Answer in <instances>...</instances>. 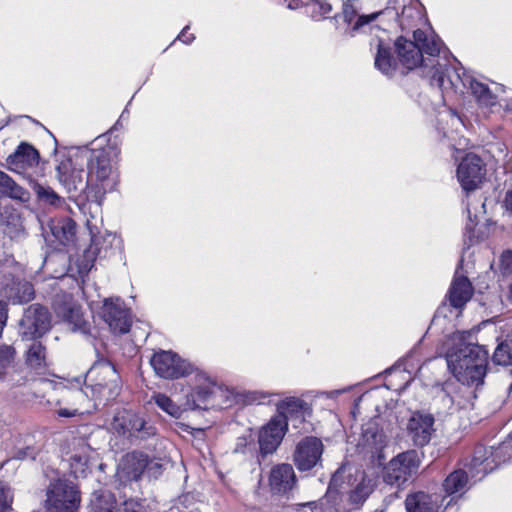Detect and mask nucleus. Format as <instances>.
Listing matches in <instances>:
<instances>
[{"mask_svg": "<svg viewBox=\"0 0 512 512\" xmlns=\"http://www.w3.org/2000/svg\"><path fill=\"white\" fill-rule=\"evenodd\" d=\"M15 349L11 345L0 344V382L8 381L14 369Z\"/></svg>", "mask_w": 512, "mask_h": 512, "instance_id": "c9c22d12", "label": "nucleus"}, {"mask_svg": "<svg viewBox=\"0 0 512 512\" xmlns=\"http://www.w3.org/2000/svg\"><path fill=\"white\" fill-rule=\"evenodd\" d=\"M474 211H475V217H477V208L473 207Z\"/></svg>", "mask_w": 512, "mask_h": 512, "instance_id": "0e129e2a", "label": "nucleus"}, {"mask_svg": "<svg viewBox=\"0 0 512 512\" xmlns=\"http://www.w3.org/2000/svg\"><path fill=\"white\" fill-rule=\"evenodd\" d=\"M287 422L283 416H274L258 434L259 453L265 457L276 451L287 430Z\"/></svg>", "mask_w": 512, "mask_h": 512, "instance_id": "2eb2a0df", "label": "nucleus"}, {"mask_svg": "<svg viewBox=\"0 0 512 512\" xmlns=\"http://www.w3.org/2000/svg\"><path fill=\"white\" fill-rule=\"evenodd\" d=\"M85 384L84 389L68 390V397L74 405L84 407L90 398L113 400L121 390L120 376L107 360H99L92 365L86 373Z\"/></svg>", "mask_w": 512, "mask_h": 512, "instance_id": "f03ea898", "label": "nucleus"}, {"mask_svg": "<svg viewBox=\"0 0 512 512\" xmlns=\"http://www.w3.org/2000/svg\"><path fill=\"white\" fill-rule=\"evenodd\" d=\"M382 14H384V11H378L371 13L369 15L358 16L356 21L353 23L351 30L348 31V33L350 34V36H354L356 32L372 33L374 30H379V26L372 25V22Z\"/></svg>", "mask_w": 512, "mask_h": 512, "instance_id": "ea45409f", "label": "nucleus"}, {"mask_svg": "<svg viewBox=\"0 0 512 512\" xmlns=\"http://www.w3.org/2000/svg\"><path fill=\"white\" fill-rule=\"evenodd\" d=\"M182 512H200V510L198 508H195V509H192L189 511H182Z\"/></svg>", "mask_w": 512, "mask_h": 512, "instance_id": "052dcab7", "label": "nucleus"}, {"mask_svg": "<svg viewBox=\"0 0 512 512\" xmlns=\"http://www.w3.org/2000/svg\"><path fill=\"white\" fill-rule=\"evenodd\" d=\"M196 385L187 396L186 409L222 408L230 404V392L222 386L197 373Z\"/></svg>", "mask_w": 512, "mask_h": 512, "instance_id": "39448f33", "label": "nucleus"}, {"mask_svg": "<svg viewBox=\"0 0 512 512\" xmlns=\"http://www.w3.org/2000/svg\"><path fill=\"white\" fill-rule=\"evenodd\" d=\"M486 174L485 164L476 154H467L457 168V179L466 192L477 189Z\"/></svg>", "mask_w": 512, "mask_h": 512, "instance_id": "ddd939ff", "label": "nucleus"}, {"mask_svg": "<svg viewBox=\"0 0 512 512\" xmlns=\"http://www.w3.org/2000/svg\"><path fill=\"white\" fill-rule=\"evenodd\" d=\"M433 424L434 418L429 414L415 413L411 416L407 431L414 445L422 447L430 441Z\"/></svg>", "mask_w": 512, "mask_h": 512, "instance_id": "b1692460", "label": "nucleus"}, {"mask_svg": "<svg viewBox=\"0 0 512 512\" xmlns=\"http://www.w3.org/2000/svg\"><path fill=\"white\" fill-rule=\"evenodd\" d=\"M296 485V475L290 464L282 463L270 471L269 486L274 494L285 495Z\"/></svg>", "mask_w": 512, "mask_h": 512, "instance_id": "393cba45", "label": "nucleus"}, {"mask_svg": "<svg viewBox=\"0 0 512 512\" xmlns=\"http://www.w3.org/2000/svg\"><path fill=\"white\" fill-rule=\"evenodd\" d=\"M46 496V507L53 512H73L80 503V494L76 486L63 479L52 482Z\"/></svg>", "mask_w": 512, "mask_h": 512, "instance_id": "9d476101", "label": "nucleus"}, {"mask_svg": "<svg viewBox=\"0 0 512 512\" xmlns=\"http://www.w3.org/2000/svg\"><path fill=\"white\" fill-rule=\"evenodd\" d=\"M91 512H117L114 495L106 490L94 492L90 500Z\"/></svg>", "mask_w": 512, "mask_h": 512, "instance_id": "473e14b6", "label": "nucleus"}, {"mask_svg": "<svg viewBox=\"0 0 512 512\" xmlns=\"http://www.w3.org/2000/svg\"><path fill=\"white\" fill-rule=\"evenodd\" d=\"M328 505L323 510L315 503L304 504L301 512H352L359 509L357 505L350 503L348 486L345 481V470H337L331 478L329 487L321 505Z\"/></svg>", "mask_w": 512, "mask_h": 512, "instance_id": "423d86ee", "label": "nucleus"}, {"mask_svg": "<svg viewBox=\"0 0 512 512\" xmlns=\"http://www.w3.org/2000/svg\"><path fill=\"white\" fill-rule=\"evenodd\" d=\"M50 328L51 316L49 311L39 304H33L25 309L19 322V336L21 340L40 339Z\"/></svg>", "mask_w": 512, "mask_h": 512, "instance_id": "9b49d317", "label": "nucleus"}, {"mask_svg": "<svg viewBox=\"0 0 512 512\" xmlns=\"http://www.w3.org/2000/svg\"><path fill=\"white\" fill-rule=\"evenodd\" d=\"M101 316L114 334H125L130 329L128 310L119 298L106 299L101 308Z\"/></svg>", "mask_w": 512, "mask_h": 512, "instance_id": "6ab92c4d", "label": "nucleus"}, {"mask_svg": "<svg viewBox=\"0 0 512 512\" xmlns=\"http://www.w3.org/2000/svg\"><path fill=\"white\" fill-rule=\"evenodd\" d=\"M445 500L446 497L441 495L418 491L406 497L405 508L407 512H444V509L451 504L453 498L447 501L443 508Z\"/></svg>", "mask_w": 512, "mask_h": 512, "instance_id": "412c9836", "label": "nucleus"}, {"mask_svg": "<svg viewBox=\"0 0 512 512\" xmlns=\"http://www.w3.org/2000/svg\"><path fill=\"white\" fill-rule=\"evenodd\" d=\"M481 208L483 209V212L485 213V212H486V211H485V202H483V203L481 204Z\"/></svg>", "mask_w": 512, "mask_h": 512, "instance_id": "680f3d73", "label": "nucleus"}, {"mask_svg": "<svg viewBox=\"0 0 512 512\" xmlns=\"http://www.w3.org/2000/svg\"><path fill=\"white\" fill-rule=\"evenodd\" d=\"M343 19L346 23H348L349 25L352 24L354 18L356 17V11L354 10V8L349 5V4H344L343 5Z\"/></svg>", "mask_w": 512, "mask_h": 512, "instance_id": "8fccbe9b", "label": "nucleus"}, {"mask_svg": "<svg viewBox=\"0 0 512 512\" xmlns=\"http://www.w3.org/2000/svg\"><path fill=\"white\" fill-rule=\"evenodd\" d=\"M188 29H189V26L184 27L183 30L181 31V33L177 37L179 40H181L183 43H186V44L191 43L195 38L193 34L187 35Z\"/></svg>", "mask_w": 512, "mask_h": 512, "instance_id": "6e6d98bb", "label": "nucleus"}, {"mask_svg": "<svg viewBox=\"0 0 512 512\" xmlns=\"http://www.w3.org/2000/svg\"><path fill=\"white\" fill-rule=\"evenodd\" d=\"M84 174V170L77 167L71 158L61 159L56 166V177L68 193L89 189Z\"/></svg>", "mask_w": 512, "mask_h": 512, "instance_id": "f3484780", "label": "nucleus"}, {"mask_svg": "<svg viewBox=\"0 0 512 512\" xmlns=\"http://www.w3.org/2000/svg\"><path fill=\"white\" fill-rule=\"evenodd\" d=\"M0 195L23 203L30 200V193L3 171H0Z\"/></svg>", "mask_w": 512, "mask_h": 512, "instance_id": "c756f323", "label": "nucleus"}, {"mask_svg": "<svg viewBox=\"0 0 512 512\" xmlns=\"http://www.w3.org/2000/svg\"><path fill=\"white\" fill-rule=\"evenodd\" d=\"M377 53L375 56V67L385 75H391L396 69V60L391 54V50L381 39L378 40Z\"/></svg>", "mask_w": 512, "mask_h": 512, "instance_id": "2f4dec72", "label": "nucleus"}, {"mask_svg": "<svg viewBox=\"0 0 512 512\" xmlns=\"http://www.w3.org/2000/svg\"><path fill=\"white\" fill-rule=\"evenodd\" d=\"M288 9L295 10L300 6V0H285Z\"/></svg>", "mask_w": 512, "mask_h": 512, "instance_id": "4d7b16f0", "label": "nucleus"}, {"mask_svg": "<svg viewBox=\"0 0 512 512\" xmlns=\"http://www.w3.org/2000/svg\"><path fill=\"white\" fill-rule=\"evenodd\" d=\"M50 230L54 238L63 245L73 241L75 235V223L71 219L53 221Z\"/></svg>", "mask_w": 512, "mask_h": 512, "instance_id": "f704fd0d", "label": "nucleus"}, {"mask_svg": "<svg viewBox=\"0 0 512 512\" xmlns=\"http://www.w3.org/2000/svg\"><path fill=\"white\" fill-rule=\"evenodd\" d=\"M148 466V457L137 451L124 455L117 466V477L121 482L137 480Z\"/></svg>", "mask_w": 512, "mask_h": 512, "instance_id": "5701e85b", "label": "nucleus"}, {"mask_svg": "<svg viewBox=\"0 0 512 512\" xmlns=\"http://www.w3.org/2000/svg\"><path fill=\"white\" fill-rule=\"evenodd\" d=\"M500 269L504 274L512 273V251H505L501 255Z\"/></svg>", "mask_w": 512, "mask_h": 512, "instance_id": "de8ad7c7", "label": "nucleus"}, {"mask_svg": "<svg viewBox=\"0 0 512 512\" xmlns=\"http://www.w3.org/2000/svg\"><path fill=\"white\" fill-rule=\"evenodd\" d=\"M156 405L172 417L179 418L182 409L179 405L174 403L168 396L162 393H157L153 396Z\"/></svg>", "mask_w": 512, "mask_h": 512, "instance_id": "37998d69", "label": "nucleus"}, {"mask_svg": "<svg viewBox=\"0 0 512 512\" xmlns=\"http://www.w3.org/2000/svg\"><path fill=\"white\" fill-rule=\"evenodd\" d=\"M512 456V446L502 443L498 447H476L469 465L471 479L475 482L481 480L486 474L493 471L500 463Z\"/></svg>", "mask_w": 512, "mask_h": 512, "instance_id": "1a4fd4ad", "label": "nucleus"}, {"mask_svg": "<svg viewBox=\"0 0 512 512\" xmlns=\"http://www.w3.org/2000/svg\"><path fill=\"white\" fill-rule=\"evenodd\" d=\"M13 493L8 485L0 482V512H8L12 509Z\"/></svg>", "mask_w": 512, "mask_h": 512, "instance_id": "a18cd8bd", "label": "nucleus"}, {"mask_svg": "<svg viewBox=\"0 0 512 512\" xmlns=\"http://www.w3.org/2000/svg\"><path fill=\"white\" fill-rule=\"evenodd\" d=\"M467 211H468L469 215H471V213H472V207H471V205H470V204H468V205H467Z\"/></svg>", "mask_w": 512, "mask_h": 512, "instance_id": "bf43d9fd", "label": "nucleus"}, {"mask_svg": "<svg viewBox=\"0 0 512 512\" xmlns=\"http://www.w3.org/2000/svg\"><path fill=\"white\" fill-rule=\"evenodd\" d=\"M155 373L165 379H177L192 373L193 366L172 351L155 352L150 361Z\"/></svg>", "mask_w": 512, "mask_h": 512, "instance_id": "f8f14e48", "label": "nucleus"}, {"mask_svg": "<svg viewBox=\"0 0 512 512\" xmlns=\"http://www.w3.org/2000/svg\"><path fill=\"white\" fill-rule=\"evenodd\" d=\"M0 294L13 304H22L33 299L34 289L29 282L16 280L9 275L0 281Z\"/></svg>", "mask_w": 512, "mask_h": 512, "instance_id": "4be33fe9", "label": "nucleus"}, {"mask_svg": "<svg viewBox=\"0 0 512 512\" xmlns=\"http://www.w3.org/2000/svg\"><path fill=\"white\" fill-rule=\"evenodd\" d=\"M503 206L506 211L512 213V183L509 185L504 200H503Z\"/></svg>", "mask_w": 512, "mask_h": 512, "instance_id": "5fc2aeb1", "label": "nucleus"}, {"mask_svg": "<svg viewBox=\"0 0 512 512\" xmlns=\"http://www.w3.org/2000/svg\"><path fill=\"white\" fill-rule=\"evenodd\" d=\"M161 468L162 464L160 462L148 459V466L146 467V470L149 474L157 476L161 473Z\"/></svg>", "mask_w": 512, "mask_h": 512, "instance_id": "3c124183", "label": "nucleus"}, {"mask_svg": "<svg viewBox=\"0 0 512 512\" xmlns=\"http://www.w3.org/2000/svg\"><path fill=\"white\" fill-rule=\"evenodd\" d=\"M278 414L287 422L289 416L303 417L308 404L298 397H287L276 403Z\"/></svg>", "mask_w": 512, "mask_h": 512, "instance_id": "7c9ffc66", "label": "nucleus"}, {"mask_svg": "<svg viewBox=\"0 0 512 512\" xmlns=\"http://www.w3.org/2000/svg\"><path fill=\"white\" fill-rule=\"evenodd\" d=\"M101 254L99 248V239L93 238L91 245L84 251L82 257L78 260V268L81 274H87L93 267L98 255Z\"/></svg>", "mask_w": 512, "mask_h": 512, "instance_id": "58836bf2", "label": "nucleus"}, {"mask_svg": "<svg viewBox=\"0 0 512 512\" xmlns=\"http://www.w3.org/2000/svg\"><path fill=\"white\" fill-rule=\"evenodd\" d=\"M38 160V151L28 143H21L16 151L8 156L7 163L12 171L21 173L28 168L36 166Z\"/></svg>", "mask_w": 512, "mask_h": 512, "instance_id": "a878e982", "label": "nucleus"}, {"mask_svg": "<svg viewBox=\"0 0 512 512\" xmlns=\"http://www.w3.org/2000/svg\"><path fill=\"white\" fill-rule=\"evenodd\" d=\"M469 483L468 475L464 470L451 472L443 482V488L448 495L462 494Z\"/></svg>", "mask_w": 512, "mask_h": 512, "instance_id": "72a5a7b5", "label": "nucleus"}, {"mask_svg": "<svg viewBox=\"0 0 512 512\" xmlns=\"http://www.w3.org/2000/svg\"><path fill=\"white\" fill-rule=\"evenodd\" d=\"M255 452L254 438L251 434L238 437L233 449L235 454L253 455Z\"/></svg>", "mask_w": 512, "mask_h": 512, "instance_id": "c03bdc74", "label": "nucleus"}, {"mask_svg": "<svg viewBox=\"0 0 512 512\" xmlns=\"http://www.w3.org/2000/svg\"><path fill=\"white\" fill-rule=\"evenodd\" d=\"M83 411L79 407L68 409V408H61L57 411L58 416L60 417H74L76 415L82 414Z\"/></svg>", "mask_w": 512, "mask_h": 512, "instance_id": "864d4df0", "label": "nucleus"}, {"mask_svg": "<svg viewBox=\"0 0 512 512\" xmlns=\"http://www.w3.org/2000/svg\"><path fill=\"white\" fill-rule=\"evenodd\" d=\"M493 361L502 366L512 365V338L498 344L493 354Z\"/></svg>", "mask_w": 512, "mask_h": 512, "instance_id": "79ce46f5", "label": "nucleus"}, {"mask_svg": "<svg viewBox=\"0 0 512 512\" xmlns=\"http://www.w3.org/2000/svg\"><path fill=\"white\" fill-rule=\"evenodd\" d=\"M116 152L112 147L94 150L88 162L87 183L100 200L105 193L115 189L118 173L115 167Z\"/></svg>", "mask_w": 512, "mask_h": 512, "instance_id": "7ed1b4c3", "label": "nucleus"}, {"mask_svg": "<svg viewBox=\"0 0 512 512\" xmlns=\"http://www.w3.org/2000/svg\"><path fill=\"white\" fill-rule=\"evenodd\" d=\"M25 341L29 342L24 354L25 363L30 369L40 373L48 366L46 347L39 339Z\"/></svg>", "mask_w": 512, "mask_h": 512, "instance_id": "c85d7f7f", "label": "nucleus"}, {"mask_svg": "<svg viewBox=\"0 0 512 512\" xmlns=\"http://www.w3.org/2000/svg\"><path fill=\"white\" fill-rule=\"evenodd\" d=\"M75 382L77 383V385H80L81 383L80 379H75Z\"/></svg>", "mask_w": 512, "mask_h": 512, "instance_id": "e2e57ef3", "label": "nucleus"}, {"mask_svg": "<svg viewBox=\"0 0 512 512\" xmlns=\"http://www.w3.org/2000/svg\"><path fill=\"white\" fill-rule=\"evenodd\" d=\"M388 438L377 420L372 419L362 426L361 437L358 447L362 452L369 454L371 458L381 460L384 458L382 452L387 446Z\"/></svg>", "mask_w": 512, "mask_h": 512, "instance_id": "4468645a", "label": "nucleus"}, {"mask_svg": "<svg viewBox=\"0 0 512 512\" xmlns=\"http://www.w3.org/2000/svg\"><path fill=\"white\" fill-rule=\"evenodd\" d=\"M111 429L132 443L147 440L157 433L156 427L144 415L130 410L117 412L111 422Z\"/></svg>", "mask_w": 512, "mask_h": 512, "instance_id": "0eeeda50", "label": "nucleus"}, {"mask_svg": "<svg viewBox=\"0 0 512 512\" xmlns=\"http://www.w3.org/2000/svg\"><path fill=\"white\" fill-rule=\"evenodd\" d=\"M468 86L481 105L493 106L496 103V95L485 84L471 78Z\"/></svg>", "mask_w": 512, "mask_h": 512, "instance_id": "4c0bfd02", "label": "nucleus"}, {"mask_svg": "<svg viewBox=\"0 0 512 512\" xmlns=\"http://www.w3.org/2000/svg\"><path fill=\"white\" fill-rule=\"evenodd\" d=\"M466 332L455 333L453 346L446 354L448 368L455 378L465 385H480L486 374L487 351L476 344L466 343Z\"/></svg>", "mask_w": 512, "mask_h": 512, "instance_id": "f257e3e1", "label": "nucleus"}, {"mask_svg": "<svg viewBox=\"0 0 512 512\" xmlns=\"http://www.w3.org/2000/svg\"><path fill=\"white\" fill-rule=\"evenodd\" d=\"M419 465L415 450L399 453L384 466L383 481L392 487L401 488L417 474Z\"/></svg>", "mask_w": 512, "mask_h": 512, "instance_id": "6e6552de", "label": "nucleus"}, {"mask_svg": "<svg viewBox=\"0 0 512 512\" xmlns=\"http://www.w3.org/2000/svg\"><path fill=\"white\" fill-rule=\"evenodd\" d=\"M413 41L399 37L395 43L396 51L400 63L408 70H412L422 64L427 67L429 61L433 65L432 59H425L423 54L435 57L439 54L442 42L434 35H427L422 30H415Z\"/></svg>", "mask_w": 512, "mask_h": 512, "instance_id": "20e7f679", "label": "nucleus"}, {"mask_svg": "<svg viewBox=\"0 0 512 512\" xmlns=\"http://www.w3.org/2000/svg\"><path fill=\"white\" fill-rule=\"evenodd\" d=\"M338 0H309L307 8L314 19L326 18L333 10Z\"/></svg>", "mask_w": 512, "mask_h": 512, "instance_id": "a19ab883", "label": "nucleus"}, {"mask_svg": "<svg viewBox=\"0 0 512 512\" xmlns=\"http://www.w3.org/2000/svg\"><path fill=\"white\" fill-rule=\"evenodd\" d=\"M429 76L431 77L432 85H436L442 91L453 90L455 92H463L462 88L469 85L470 76L464 75L463 77L453 68L440 63L433 64Z\"/></svg>", "mask_w": 512, "mask_h": 512, "instance_id": "a211bd4d", "label": "nucleus"}, {"mask_svg": "<svg viewBox=\"0 0 512 512\" xmlns=\"http://www.w3.org/2000/svg\"><path fill=\"white\" fill-rule=\"evenodd\" d=\"M323 452V444L316 437H306L296 447L294 462L301 471H307L316 466Z\"/></svg>", "mask_w": 512, "mask_h": 512, "instance_id": "aec40b11", "label": "nucleus"}, {"mask_svg": "<svg viewBox=\"0 0 512 512\" xmlns=\"http://www.w3.org/2000/svg\"><path fill=\"white\" fill-rule=\"evenodd\" d=\"M33 191L35 192L38 200L45 204L50 205L52 207L58 208L64 204V199L59 196L51 187L44 186L39 183H34Z\"/></svg>", "mask_w": 512, "mask_h": 512, "instance_id": "e433bc0d", "label": "nucleus"}, {"mask_svg": "<svg viewBox=\"0 0 512 512\" xmlns=\"http://www.w3.org/2000/svg\"><path fill=\"white\" fill-rule=\"evenodd\" d=\"M30 454H31V453L29 452V450H28V449H27V450H21V451H19V452L17 453V456H16V457H17L18 459H25V458H27L28 456H30Z\"/></svg>", "mask_w": 512, "mask_h": 512, "instance_id": "13d9d810", "label": "nucleus"}, {"mask_svg": "<svg viewBox=\"0 0 512 512\" xmlns=\"http://www.w3.org/2000/svg\"><path fill=\"white\" fill-rule=\"evenodd\" d=\"M346 485L350 495V503L359 508L368 499L377 485V477L373 473L356 471L354 475L345 476Z\"/></svg>", "mask_w": 512, "mask_h": 512, "instance_id": "dca6fc26", "label": "nucleus"}, {"mask_svg": "<svg viewBox=\"0 0 512 512\" xmlns=\"http://www.w3.org/2000/svg\"><path fill=\"white\" fill-rule=\"evenodd\" d=\"M117 512H146V509L140 502L129 499L117 508Z\"/></svg>", "mask_w": 512, "mask_h": 512, "instance_id": "49530a36", "label": "nucleus"}, {"mask_svg": "<svg viewBox=\"0 0 512 512\" xmlns=\"http://www.w3.org/2000/svg\"><path fill=\"white\" fill-rule=\"evenodd\" d=\"M473 287L469 279L465 276L455 275L449 292L448 299L454 308H462L472 297Z\"/></svg>", "mask_w": 512, "mask_h": 512, "instance_id": "cd10ccee", "label": "nucleus"}, {"mask_svg": "<svg viewBox=\"0 0 512 512\" xmlns=\"http://www.w3.org/2000/svg\"><path fill=\"white\" fill-rule=\"evenodd\" d=\"M55 312L64 321L72 324L74 328H82L85 323L81 306L71 295H63L61 300L56 302Z\"/></svg>", "mask_w": 512, "mask_h": 512, "instance_id": "bb28decb", "label": "nucleus"}, {"mask_svg": "<svg viewBox=\"0 0 512 512\" xmlns=\"http://www.w3.org/2000/svg\"><path fill=\"white\" fill-rule=\"evenodd\" d=\"M275 396L277 395L268 392H253L251 393L250 399L253 402H257L258 404L272 403V398Z\"/></svg>", "mask_w": 512, "mask_h": 512, "instance_id": "09e8293b", "label": "nucleus"}, {"mask_svg": "<svg viewBox=\"0 0 512 512\" xmlns=\"http://www.w3.org/2000/svg\"><path fill=\"white\" fill-rule=\"evenodd\" d=\"M7 318L8 315L6 305L0 301V338L2 337L4 327L6 326Z\"/></svg>", "mask_w": 512, "mask_h": 512, "instance_id": "603ef678", "label": "nucleus"}]
</instances>
